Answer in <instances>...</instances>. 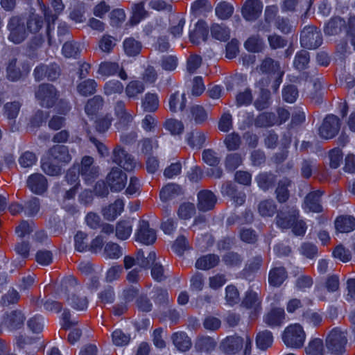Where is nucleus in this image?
<instances>
[{"label": "nucleus", "instance_id": "obj_5", "mask_svg": "<svg viewBox=\"0 0 355 355\" xmlns=\"http://www.w3.org/2000/svg\"><path fill=\"white\" fill-rule=\"evenodd\" d=\"M347 339L345 332L339 329H333L326 339V346L331 353L342 354L345 352Z\"/></svg>", "mask_w": 355, "mask_h": 355}, {"label": "nucleus", "instance_id": "obj_43", "mask_svg": "<svg viewBox=\"0 0 355 355\" xmlns=\"http://www.w3.org/2000/svg\"><path fill=\"white\" fill-rule=\"evenodd\" d=\"M213 37L220 41H227L230 37V30L223 24H214L211 26Z\"/></svg>", "mask_w": 355, "mask_h": 355}, {"label": "nucleus", "instance_id": "obj_48", "mask_svg": "<svg viewBox=\"0 0 355 355\" xmlns=\"http://www.w3.org/2000/svg\"><path fill=\"white\" fill-rule=\"evenodd\" d=\"M52 159H49L42 161V171L48 175L58 176L62 174V166L60 164H54Z\"/></svg>", "mask_w": 355, "mask_h": 355}, {"label": "nucleus", "instance_id": "obj_1", "mask_svg": "<svg viewBox=\"0 0 355 355\" xmlns=\"http://www.w3.org/2000/svg\"><path fill=\"white\" fill-rule=\"evenodd\" d=\"M6 28L9 32L8 40L15 44L22 43L28 37L25 19L21 15L12 16L8 21Z\"/></svg>", "mask_w": 355, "mask_h": 355}, {"label": "nucleus", "instance_id": "obj_47", "mask_svg": "<svg viewBox=\"0 0 355 355\" xmlns=\"http://www.w3.org/2000/svg\"><path fill=\"white\" fill-rule=\"evenodd\" d=\"M309 61V53L306 50H301L296 53L293 61V65L297 70H304L308 67Z\"/></svg>", "mask_w": 355, "mask_h": 355}, {"label": "nucleus", "instance_id": "obj_14", "mask_svg": "<svg viewBox=\"0 0 355 355\" xmlns=\"http://www.w3.org/2000/svg\"><path fill=\"white\" fill-rule=\"evenodd\" d=\"M50 159L58 162L61 166L69 164L71 161V155L67 146L54 145L49 150Z\"/></svg>", "mask_w": 355, "mask_h": 355}, {"label": "nucleus", "instance_id": "obj_53", "mask_svg": "<svg viewBox=\"0 0 355 355\" xmlns=\"http://www.w3.org/2000/svg\"><path fill=\"white\" fill-rule=\"evenodd\" d=\"M164 128L172 135H180L183 133L184 126L181 121L175 119H167L164 123Z\"/></svg>", "mask_w": 355, "mask_h": 355}, {"label": "nucleus", "instance_id": "obj_28", "mask_svg": "<svg viewBox=\"0 0 355 355\" xmlns=\"http://www.w3.org/2000/svg\"><path fill=\"white\" fill-rule=\"evenodd\" d=\"M42 12L44 15V21L46 23V36L48 43L49 46H52L54 44V42L51 35V30L59 14H57L56 12L53 13L52 10L49 8H46L45 6H43Z\"/></svg>", "mask_w": 355, "mask_h": 355}, {"label": "nucleus", "instance_id": "obj_23", "mask_svg": "<svg viewBox=\"0 0 355 355\" xmlns=\"http://www.w3.org/2000/svg\"><path fill=\"white\" fill-rule=\"evenodd\" d=\"M288 277V272L283 266L272 268L268 274V283L274 287H279Z\"/></svg>", "mask_w": 355, "mask_h": 355}, {"label": "nucleus", "instance_id": "obj_46", "mask_svg": "<svg viewBox=\"0 0 355 355\" xmlns=\"http://www.w3.org/2000/svg\"><path fill=\"white\" fill-rule=\"evenodd\" d=\"M205 135L204 132L199 130H195L189 132L187 137L188 144L193 148L197 147L200 148L205 144Z\"/></svg>", "mask_w": 355, "mask_h": 355}, {"label": "nucleus", "instance_id": "obj_10", "mask_svg": "<svg viewBox=\"0 0 355 355\" xmlns=\"http://www.w3.org/2000/svg\"><path fill=\"white\" fill-rule=\"evenodd\" d=\"M79 173L87 184L93 182L98 176L99 167L94 164V158L84 156L82 158Z\"/></svg>", "mask_w": 355, "mask_h": 355}, {"label": "nucleus", "instance_id": "obj_38", "mask_svg": "<svg viewBox=\"0 0 355 355\" xmlns=\"http://www.w3.org/2000/svg\"><path fill=\"white\" fill-rule=\"evenodd\" d=\"M277 118L272 112H263L254 119V125L259 128H267L274 125L277 123Z\"/></svg>", "mask_w": 355, "mask_h": 355}, {"label": "nucleus", "instance_id": "obj_24", "mask_svg": "<svg viewBox=\"0 0 355 355\" xmlns=\"http://www.w3.org/2000/svg\"><path fill=\"white\" fill-rule=\"evenodd\" d=\"M296 217H299V211L296 209L293 208L288 214H279L276 217V224L282 229L291 228Z\"/></svg>", "mask_w": 355, "mask_h": 355}, {"label": "nucleus", "instance_id": "obj_27", "mask_svg": "<svg viewBox=\"0 0 355 355\" xmlns=\"http://www.w3.org/2000/svg\"><path fill=\"white\" fill-rule=\"evenodd\" d=\"M25 320L26 317L21 311L15 310L7 315L5 322L10 329L16 330L23 327Z\"/></svg>", "mask_w": 355, "mask_h": 355}, {"label": "nucleus", "instance_id": "obj_63", "mask_svg": "<svg viewBox=\"0 0 355 355\" xmlns=\"http://www.w3.org/2000/svg\"><path fill=\"white\" fill-rule=\"evenodd\" d=\"M185 24V19L181 16H175L171 22L169 31L175 37H179L182 35L183 28Z\"/></svg>", "mask_w": 355, "mask_h": 355}, {"label": "nucleus", "instance_id": "obj_29", "mask_svg": "<svg viewBox=\"0 0 355 355\" xmlns=\"http://www.w3.org/2000/svg\"><path fill=\"white\" fill-rule=\"evenodd\" d=\"M336 230L341 233H348L355 229V218L352 216H340L335 220Z\"/></svg>", "mask_w": 355, "mask_h": 355}, {"label": "nucleus", "instance_id": "obj_7", "mask_svg": "<svg viewBox=\"0 0 355 355\" xmlns=\"http://www.w3.org/2000/svg\"><path fill=\"white\" fill-rule=\"evenodd\" d=\"M111 159L113 163L128 171L134 170L137 165L134 157L119 145L113 149Z\"/></svg>", "mask_w": 355, "mask_h": 355}, {"label": "nucleus", "instance_id": "obj_50", "mask_svg": "<svg viewBox=\"0 0 355 355\" xmlns=\"http://www.w3.org/2000/svg\"><path fill=\"white\" fill-rule=\"evenodd\" d=\"M145 89L144 83L139 80H132L126 86L125 92L128 98H136Z\"/></svg>", "mask_w": 355, "mask_h": 355}, {"label": "nucleus", "instance_id": "obj_12", "mask_svg": "<svg viewBox=\"0 0 355 355\" xmlns=\"http://www.w3.org/2000/svg\"><path fill=\"white\" fill-rule=\"evenodd\" d=\"M28 71V66L19 62L17 58H12L7 63L6 77L10 81H17L22 77L24 73H27Z\"/></svg>", "mask_w": 355, "mask_h": 355}, {"label": "nucleus", "instance_id": "obj_37", "mask_svg": "<svg viewBox=\"0 0 355 355\" xmlns=\"http://www.w3.org/2000/svg\"><path fill=\"white\" fill-rule=\"evenodd\" d=\"M104 103L103 98L99 95L94 96L89 99L85 106V113L93 118L98 111L103 107Z\"/></svg>", "mask_w": 355, "mask_h": 355}, {"label": "nucleus", "instance_id": "obj_40", "mask_svg": "<svg viewBox=\"0 0 355 355\" xmlns=\"http://www.w3.org/2000/svg\"><path fill=\"white\" fill-rule=\"evenodd\" d=\"M302 321L313 326H318L322 321V315L313 309H307L302 311Z\"/></svg>", "mask_w": 355, "mask_h": 355}, {"label": "nucleus", "instance_id": "obj_51", "mask_svg": "<svg viewBox=\"0 0 355 355\" xmlns=\"http://www.w3.org/2000/svg\"><path fill=\"white\" fill-rule=\"evenodd\" d=\"M256 181L259 188L266 191L275 184V176L270 173H263L256 178Z\"/></svg>", "mask_w": 355, "mask_h": 355}, {"label": "nucleus", "instance_id": "obj_4", "mask_svg": "<svg viewBox=\"0 0 355 355\" xmlns=\"http://www.w3.org/2000/svg\"><path fill=\"white\" fill-rule=\"evenodd\" d=\"M322 42V34L315 26H305L301 32L300 44L308 49H315Z\"/></svg>", "mask_w": 355, "mask_h": 355}, {"label": "nucleus", "instance_id": "obj_56", "mask_svg": "<svg viewBox=\"0 0 355 355\" xmlns=\"http://www.w3.org/2000/svg\"><path fill=\"white\" fill-rule=\"evenodd\" d=\"M159 105L158 97L155 94L147 93L142 101V107L146 112L155 111Z\"/></svg>", "mask_w": 355, "mask_h": 355}, {"label": "nucleus", "instance_id": "obj_61", "mask_svg": "<svg viewBox=\"0 0 355 355\" xmlns=\"http://www.w3.org/2000/svg\"><path fill=\"white\" fill-rule=\"evenodd\" d=\"M270 92L266 89H261L260 94L254 103V107L258 110H263L270 105Z\"/></svg>", "mask_w": 355, "mask_h": 355}, {"label": "nucleus", "instance_id": "obj_42", "mask_svg": "<svg viewBox=\"0 0 355 355\" xmlns=\"http://www.w3.org/2000/svg\"><path fill=\"white\" fill-rule=\"evenodd\" d=\"M259 70L263 73L277 74L280 69L279 63L270 58H266L259 66Z\"/></svg>", "mask_w": 355, "mask_h": 355}, {"label": "nucleus", "instance_id": "obj_13", "mask_svg": "<svg viewBox=\"0 0 355 355\" xmlns=\"http://www.w3.org/2000/svg\"><path fill=\"white\" fill-rule=\"evenodd\" d=\"M209 114L207 111L200 105H191L187 112L186 120L191 124L202 125L208 120Z\"/></svg>", "mask_w": 355, "mask_h": 355}, {"label": "nucleus", "instance_id": "obj_19", "mask_svg": "<svg viewBox=\"0 0 355 355\" xmlns=\"http://www.w3.org/2000/svg\"><path fill=\"white\" fill-rule=\"evenodd\" d=\"M44 24L43 16L35 12H30L25 20V26L28 34H37L43 28Z\"/></svg>", "mask_w": 355, "mask_h": 355}, {"label": "nucleus", "instance_id": "obj_22", "mask_svg": "<svg viewBox=\"0 0 355 355\" xmlns=\"http://www.w3.org/2000/svg\"><path fill=\"white\" fill-rule=\"evenodd\" d=\"M285 319V312L282 308L272 309L263 316V322L270 327L282 325Z\"/></svg>", "mask_w": 355, "mask_h": 355}, {"label": "nucleus", "instance_id": "obj_59", "mask_svg": "<svg viewBox=\"0 0 355 355\" xmlns=\"http://www.w3.org/2000/svg\"><path fill=\"white\" fill-rule=\"evenodd\" d=\"M109 19L112 27H120L125 19V12L121 8L114 9L110 12Z\"/></svg>", "mask_w": 355, "mask_h": 355}, {"label": "nucleus", "instance_id": "obj_44", "mask_svg": "<svg viewBox=\"0 0 355 355\" xmlns=\"http://www.w3.org/2000/svg\"><path fill=\"white\" fill-rule=\"evenodd\" d=\"M141 48V43L132 37L127 38L123 42V49L128 56H135L138 55Z\"/></svg>", "mask_w": 355, "mask_h": 355}, {"label": "nucleus", "instance_id": "obj_16", "mask_svg": "<svg viewBox=\"0 0 355 355\" xmlns=\"http://www.w3.org/2000/svg\"><path fill=\"white\" fill-rule=\"evenodd\" d=\"M216 201V196L209 190H202L198 193L197 207L200 211H207L212 209Z\"/></svg>", "mask_w": 355, "mask_h": 355}, {"label": "nucleus", "instance_id": "obj_33", "mask_svg": "<svg viewBox=\"0 0 355 355\" xmlns=\"http://www.w3.org/2000/svg\"><path fill=\"white\" fill-rule=\"evenodd\" d=\"M182 194L181 187L175 183H169L160 191L159 197L162 201L166 202Z\"/></svg>", "mask_w": 355, "mask_h": 355}, {"label": "nucleus", "instance_id": "obj_11", "mask_svg": "<svg viewBox=\"0 0 355 355\" xmlns=\"http://www.w3.org/2000/svg\"><path fill=\"white\" fill-rule=\"evenodd\" d=\"M127 178V175L120 168L113 167L107 174L106 181L112 191L119 192L125 188Z\"/></svg>", "mask_w": 355, "mask_h": 355}, {"label": "nucleus", "instance_id": "obj_57", "mask_svg": "<svg viewBox=\"0 0 355 355\" xmlns=\"http://www.w3.org/2000/svg\"><path fill=\"white\" fill-rule=\"evenodd\" d=\"M324 345L322 340L314 338L311 340L306 347L308 355H324Z\"/></svg>", "mask_w": 355, "mask_h": 355}, {"label": "nucleus", "instance_id": "obj_6", "mask_svg": "<svg viewBox=\"0 0 355 355\" xmlns=\"http://www.w3.org/2000/svg\"><path fill=\"white\" fill-rule=\"evenodd\" d=\"M135 239L146 245H152L157 239L156 231L150 227L148 220L141 219L135 230Z\"/></svg>", "mask_w": 355, "mask_h": 355}, {"label": "nucleus", "instance_id": "obj_64", "mask_svg": "<svg viewBox=\"0 0 355 355\" xmlns=\"http://www.w3.org/2000/svg\"><path fill=\"white\" fill-rule=\"evenodd\" d=\"M123 89V84L116 80H110L104 85V94L107 96L121 94Z\"/></svg>", "mask_w": 355, "mask_h": 355}, {"label": "nucleus", "instance_id": "obj_55", "mask_svg": "<svg viewBox=\"0 0 355 355\" xmlns=\"http://www.w3.org/2000/svg\"><path fill=\"white\" fill-rule=\"evenodd\" d=\"M300 253L307 259H313L318 257V247L310 242L302 243L299 248Z\"/></svg>", "mask_w": 355, "mask_h": 355}, {"label": "nucleus", "instance_id": "obj_30", "mask_svg": "<svg viewBox=\"0 0 355 355\" xmlns=\"http://www.w3.org/2000/svg\"><path fill=\"white\" fill-rule=\"evenodd\" d=\"M208 36V27L205 21H198L194 31L189 34V38L193 44H198L200 40L206 41Z\"/></svg>", "mask_w": 355, "mask_h": 355}, {"label": "nucleus", "instance_id": "obj_3", "mask_svg": "<svg viewBox=\"0 0 355 355\" xmlns=\"http://www.w3.org/2000/svg\"><path fill=\"white\" fill-rule=\"evenodd\" d=\"M306 338L302 327L299 324L287 327L282 334L284 344L289 347L300 348L303 346Z\"/></svg>", "mask_w": 355, "mask_h": 355}, {"label": "nucleus", "instance_id": "obj_35", "mask_svg": "<svg viewBox=\"0 0 355 355\" xmlns=\"http://www.w3.org/2000/svg\"><path fill=\"white\" fill-rule=\"evenodd\" d=\"M273 343V335L269 330L259 331L256 336V345L258 349L266 351L271 347Z\"/></svg>", "mask_w": 355, "mask_h": 355}, {"label": "nucleus", "instance_id": "obj_26", "mask_svg": "<svg viewBox=\"0 0 355 355\" xmlns=\"http://www.w3.org/2000/svg\"><path fill=\"white\" fill-rule=\"evenodd\" d=\"M171 340L175 348L180 352L188 351L192 345L190 338L183 331L173 334Z\"/></svg>", "mask_w": 355, "mask_h": 355}, {"label": "nucleus", "instance_id": "obj_49", "mask_svg": "<svg viewBox=\"0 0 355 355\" xmlns=\"http://www.w3.org/2000/svg\"><path fill=\"white\" fill-rule=\"evenodd\" d=\"M216 16L223 20L229 19L234 12V7L226 1L220 2L215 8Z\"/></svg>", "mask_w": 355, "mask_h": 355}, {"label": "nucleus", "instance_id": "obj_36", "mask_svg": "<svg viewBox=\"0 0 355 355\" xmlns=\"http://www.w3.org/2000/svg\"><path fill=\"white\" fill-rule=\"evenodd\" d=\"M220 258L215 254H209L200 257L196 262V267L200 270H209L216 266Z\"/></svg>", "mask_w": 355, "mask_h": 355}, {"label": "nucleus", "instance_id": "obj_39", "mask_svg": "<svg viewBox=\"0 0 355 355\" xmlns=\"http://www.w3.org/2000/svg\"><path fill=\"white\" fill-rule=\"evenodd\" d=\"M187 103L185 94L180 95L178 92H175L171 95L169 98V109L172 112H177L178 110L184 109Z\"/></svg>", "mask_w": 355, "mask_h": 355}, {"label": "nucleus", "instance_id": "obj_8", "mask_svg": "<svg viewBox=\"0 0 355 355\" xmlns=\"http://www.w3.org/2000/svg\"><path fill=\"white\" fill-rule=\"evenodd\" d=\"M340 122L338 116L334 114L327 115L319 128L320 136L325 139L334 137L339 132Z\"/></svg>", "mask_w": 355, "mask_h": 355}, {"label": "nucleus", "instance_id": "obj_62", "mask_svg": "<svg viewBox=\"0 0 355 355\" xmlns=\"http://www.w3.org/2000/svg\"><path fill=\"white\" fill-rule=\"evenodd\" d=\"M258 210L262 216H272L276 213L277 207L272 200H265L259 204Z\"/></svg>", "mask_w": 355, "mask_h": 355}, {"label": "nucleus", "instance_id": "obj_52", "mask_svg": "<svg viewBox=\"0 0 355 355\" xmlns=\"http://www.w3.org/2000/svg\"><path fill=\"white\" fill-rule=\"evenodd\" d=\"M98 45L101 51L110 53L116 46V39L108 34H104L100 38Z\"/></svg>", "mask_w": 355, "mask_h": 355}, {"label": "nucleus", "instance_id": "obj_17", "mask_svg": "<svg viewBox=\"0 0 355 355\" xmlns=\"http://www.w3.org/2000/svg\"><path fill=\"white\" fill-rule=\"evenodd\" d=\"M27 186L33 193L42 194L47 189V180L43 175L35 173L28 177Z\"/></svg>", "mask_w": 355, "mask_h": 355}, {"label": "nucleus", "instance_id": "obj_60", "mask_svg": "<svg viewBox=\"0 0 355 355\" xmlns=\"http://www.w3.org/2000/svg\"><path fill=\"white\" fill-rule=\"evenodd\" d=\"M224 144L230 151L238 150L241 144L240 135L236 132H232L225 136Z\"/></svg>", "mask_w": 355, "mask_h": 355}, {"label": "nucleus", "instance_id": "obj_41", "mask_svg": "<svg viewBox=\"0 0 355 355\" xmlns=\"http://www.w3.org/2000/svg\"><path fill=\"white\" fill-rule=\"evenodd\" d=\"M97 83L94 79H87L78 84L77 91L83 96L94 94L96 91Z\"/></svg>", "mask_w": 355, "mask_h": 355}, {"label": "nucleus", "instance_id": "obj_54", "mask_svg": "<svg viewBox=\"0 0 355 355\" xmlns=\"http://www.w3.org/2000/svg\"><path fill=\"white\" fill-rule=\"evenodd\" d=\"M177 214L180 219H189L196 214V206L191 202H183L179 206Z\"/></svg>", "mask_w": 355, "mask_h": 355}, {"label": "nucleus", "instance_id": "obj_2", "mask_svg": "<svg viewBox=\"0 0 355 355\" xmlns=\"http://www.w3.org/2000/svg\"><path fill=\"white\" fill-rule=\"evenodd\" d=\"M35 96L42 107L50 108L55 104L60 94L53 85L42 83L38 86Z\"/></svg>", "mask_w": 355, "mask_h": 355}, {"label": "nucleus", "instance_id": "obj_45", "mask_svg": "<svg viewBox=\"0 0 355 355\" xmlns=\"http://www.w3.org/2000/svg\"><path fill=\"white\" fill-rule=\"evenodd\" d=\"M291 181L288 178H283L278 182V186L275 193L277 200L282 203L285 202L289 197L288 187L290 186Z\"/></svg>", "mask_w": 355, "mask_h": 355}, {"label": "nucleus", "instance_id": "obj_20", "mask_svg": "<svg viewBox=\"0 0 355 355\" xmlns=\"http://www.w3.org/2000/svg\"><path fill=\"white\" fill-rule=\"evenodd\" d=\"M244 344L241 336H228L223 340L220 347L227 354H234L239 352Z\"/></svg>", "mask_w": 355, "mask_h": 355}, {"label": "nucleus", "instance_id": "obj_15", "mask_svg": "<svg viewBox=\"0 0 355 355\" xmlns=\"http://www.w3.org/2000/svg\"><path fill=\"white\" fill-rule=\"evenodd\" d=\"M262 8L259 0H247L242 8V15L247 21H254L261 15Z\"/></svg>", "mask_w": 355, "mask_h": 355}, {"label": "nucleus", "instance_id": "obj_9", "mask_svg": "<svg viewBox=\"0 0 355 355\" xmlns=\"http://www.w3.org/2000/svg\"><path fill=\"white\" fill-rule=\"evenodd\" d=\"M241 306L250 310V318L254 319L257 317L262 310L261 299L257 291L249 289L245 293Z\"/></svg>", "mask_w": 355, "mask_h": 355}, {"label": "nucleus", "instance_id": "obj_31", "mask_svg": "<svg viewBox=\"0 0 355 355\" xmlns=\"http://www.w3.org/2000/svg\"><path fill=\"white\" fill-rule=\"evenodd\" d=\"M347 29L346 21L339 17L331 18L324 28V32L329 35H338Z\"/></svg>", "mask_w": 355, "mask_h": 355}, {"label": "nucleus", "instance_id": "obj_25", "mask_svg": "<svg viewBox=\"0 0 355 355\" xmlns=\"http://www.w3.org/2000/svg\"><path fill=\"white\" fill-rule=\"evenodd\" d=\"M217 346V341L212 337L207 336H199L195 343V349L198 352L210 353Z\"/></svg>", "mask_w": 355, "mask_h": 355}, {"label": "nucleus", "instance_id": "obj_21", "mask_svg": "<svg viewBox=\"0 0 355 355\" xmlns=\"http://www.w3.org/2000/svg\"><path fill=\"white\" fill-rule=\"evenodd\" d=\"M123 209V201L121 199H117L113 203L104 207L101 213L105 220L112 221L122 213Z\"/></svg>", "mask_w": 355, "mask_h": 355}, {"label": "nucleus", "instance_id": "obj_58", "mask_svg": "<svg viewBox=\"0 0 355 355\" xmlns=\"http://www.w3.org/2000/svg\"><path fill=\"white\" fill-rule=\"evenodd\" d=\"M75 249L79 252L88 250L89 239L86 233L79 231L74 236Z\"/></svg>", "mask_w": 355, "mask_h": 355}, {"label": "nucleus", "instance_id": "obj_18", "mask_svg": "<svg viewBox=\"0 0 355 355\" xmlns=\"http://www.w3.org/2000/svg\"><path fill=\"white\" fill-rule=\"evenodd\" d=\"M322 193L323 192L320 190H317L307 194L304 198L305 209L312 212H322L321 197Z\"/></svg>", "mask_w": 355, "mask_h": 355}, {"label": "nucleus", "instance_id": "obj_32", "mask_svg": "<svg viewBox=\"0 0 355 355\" xmlns=\"http://www.w3.org/2000/svg\"><path fill=\"white\" fill-rule=\"evenodd\" d=\"M132 231V221L131 220H122L116 224L115 235L121 241L128 239Z\"/></svg>", "mask_w": 355, "mask_h": 355}, {"label": "nucleus", "instance_id": "obj_34", "mask_svg": "<svg viewBox=\"0 0 355 355\" xmlns=\"http://www.w3.org/2000/svg\"><path fill=\"white\" fill-rule=\"evenodd\" d=\"M67 302L72 308L78 311L86 310L89 303L87 297L78 291L69 296Z\"/></svg>", "mask_w": 355, "mask_h": 355}]
</instances>
